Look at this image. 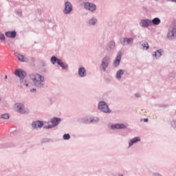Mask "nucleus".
<instances>
[{"instance_id": "nucleus-25", "label": "nucleus", "mask_w": 176, "mask_h": 176, "mask_svg": "<svg viewBox=\"0 0 176 176\" xmlns=\"http://www.w3.org/2000/svg\"><path fill=\"white\" fill-rule=\"evenodd\" d=\"M124 74V69H120L117 72L116 78V79L120 80L122 79V75H123Z\"/></svg>"}, {"instance_id": "nucleus-13", "label": "nucleus", "mask_w": 176, "mask_h": 176, "mask_svg": "<svg viewBox=\"0 0 176 176\" xmlns=\"http://www.w3.org/2000/svg\"><path fill=\"white\" fill-rule=\"evenodd\" d=\"M140 27H142V28H148V27L151 26V22L150 19H142L140 22Z\"/></svg>"}, {"instance_id": "nucleus-32", "label": "nucleus", "mask_w": 176, "mask_h": 176, "mask_svg": "<svg viewBox=\"0 0 176 176\" xmlns=\"http://www.w3.org/2000/svg\"><path fill=\"white\" fill-rule=\"evenodd\" d=\"M42 142H50V139L44 138V139L42 140Z\"/></svg>"}, {"instance_id": "nucleus-42", "label": "nucleus", "mask_w": 176, "mask_h": 176, "mask_svg": "<svg viewBox=\"0 0 176 176\" xmlns=\"http://www.w3.org/2000/svg\"><path fill=\"white\" fill-rule=\"evenodd\" d=\"M118 176H123V175L122 174H119V175Z\"/></svg>"}, {"instance_id": "nucleus-36", "label": "nucleus", "mask_w": 176, "mask_h": 176, "mask_svg": "<svg viewBox=\"0 0 176 176\" xmlns=\"http://www.w3.org/2000/svg\"><path fill=\"white\" fill-rule=\"evenodd\" d=\"M42 65L43 67H46V63L45 61H42Z\"/></svg>"}, {"instance_id": "nucleus-23", "label": "nucleus", "mask_w": 176, "mask_h": 176, "mask_svg": "<svg viewBox=\"0 0 176 176\" xmlns=\"http://www.w3.org/2000/svg\"><path fill=\"white\" fill-rule=\"evenodd\" d=\"M151 25L153 24V25H159V24H160V23H162V21L160 20V18L159 17H155L154 19H153L151 21Z\"/></svg>"}, {"instance_id": "nucleus-38", "label": "nucleus", "mask_w": 176, "mask_h": 176, "mask_svg": "<svg viewBox=\"0 0 176 176\" xmlns=\"http://www.w3.org/2000/svg\"><path fill=\"white\" fill-rule=\"evenodd\" d=\"M38 12L39 14H41V13H42V10L41 9H38Z\"/></svg>"}, {"instance_id": "nucleus-39", "label": "nucleus", "mask_w": 176, "mask_h": 176, "mask_svg": "<svg viewBox=\"0 0 176 176\" xmlns=\"http://www.w3.org/2000/svg\"><path fill=\"white\" fill-rule=\"evenodd\" d=\"M155 176H162V175L159 174V173H156Z\"/></svg>"}, {"instance_id": "nucleus-4", "label": "nucleus", "mask_w": 176, "mask_h": 176, "mask_svg": "<svg viewBox=\"0 0 176 176\" xmlns=\"http://www.w3.org/2000/svg\"><path fill=\"white\" fill-rule=\"evenodd\" d=\"M176 38V25H172L168 28L166 35V39L168 41H174Z\"/></svg>"}, {"instance_id": "nucleus-40", "label": "nucleus", "mask_w": 176, "mask_h": 176, "mask_svg": "<svg viewBox=\"0 0 176 176\" xmlns=\"http://www.w3.org/2000/svg\"><path fill=\"white\" fill-rule=\"evenodd\" d=\"M12 134H14V132H12V133H10V135H12Z\"/></svg>"}, {"instance_id": "nucleus-37", "label": "nucleus", "mask_w": 176, "mask_h": 176, "mask_svg": "<svg viewBox=\"0 0 176 176\" xmlns=\"http://www.w3.org/2000/svg\"><path fill=\"white\" fill-rule=\"evenodd\" d=\"M148 118H144V122L145 123H146V122H148Z\"/></svg>"}, {"instance_id": "nucleus-21", "label": "nucleus", "mask_w": 176, "mask_h": 176, "mask_svg": "<svg viewBox=\"0 0 176 176\" xmlns=\"http://www.w3.org/2000/svg\"><path fill=\"white\" fill-rule=\"evenodd\" d=\"M97 18H96V16H93L88 20V24L89 25H92L93 27H94V25L97 24Z\"/></svg>"}, {"instance_id": "nucleus-2", "label": "nucleus", "mask_w": 176, "mask_h": 176, "mask_svg": "<svg viewBox=\"0 0 176 176\" xmlns=\"http://www.w3.org/2000/svg\"><path fill=\"white\" fill-rule=\"evenodd\" d=\"M14 74L16 76L19 78L21 86H25L26 87H28L30 85V82L28 80L25 79L27 77V73L21 69H18L15 70Z\"/></svg>"}, {"instance_id": "nucleus-8", "label": "nucleus", "mask_w": 176, "mask_h": 176, "mask_svg": "<svg viewBox=\"0 0 176 176\" xmlns=\"http://www.w3.org/2000/svg\"><path fill=\"white\" fill-rule=\"evenodd\" d=\"M82 5L84 6L85 10H89L92 13H94V11L97 10V6H96L94 3L84 2L82 3Z\"/></svg>"}, {"instance_id": "nucleus-15", "label": "nucleus", "mask_w": 176, "mask_h": 176, "mask_svg": "<svg viewBox=\"0 0 176 176\" xmlns=\"http://www.w3.org/2000/svg\"><path fill=\"white\" fill-rule=\"evenodd\" d=\"M32 127L33 129H42L43 127V121L36 120L32 123Z\"/></svg>"}, {"instance_id": "nucleus-18", "label": "nucleus", "mask_w": 176, "mask_h": 176, "mask_svg": "<svg viewBox=\"0 0 176 176\" xmlns=\"http://www.w3.org/2000/svg\"><path fill=\"white\" fill-rule=\"evenodd\" d=\"M140 141H141V138L140 137H135L130 140L129 142V148H131L134 144H137V142H140Z\"/></svg>"}, {"instance_id": "nucleus-29", "label": "nucleus", "mask_w": 176, "mask_h": 176, "mask_svg": "<svg viewBox=\"0 0 176 176\" xmlns=\"http://www.w3.org/2000/svg\"><path fill=\"white\" fill-rule=\"evenodd\" d=\"M171 126L175 130H176V120H174L171 122Z\"/></svg>"}, {"instance_id": "nucleus-16", "label": "nucleus", "mask_w": 176, "mask_h": 176, "mask_svg": "<svg viewBox=\"0 0 176 176\" xmlns=\"http://www.w3.org/2000/svg\"><path fill=\"white\" fill-rule=\"evenodd\" d=\"M5 35L6 36H7V38H11V39H14V38L17 36V32H16V30L8 31L6 32Z\"/></svg>"}, {"instance_id": "nucleus-33", "label": "nucleus", "mask_w": 176, "mask_h": 176, "mask_svg": "<svg viewBox=\"0 0 176 176\" xmlns=\"http://www.w3.org/2000/svg\"><path fill=\"white\" fill-rule=\"evenodd\" d=\"M31 93H36V88H33L30 89Z\"/></svg>"}, {"instance_id": "nucleus-19", "label": "nucleus", "mask_w": 176, "mask_h": 176, "mask_svg": "<svg viewBox=\"0 0 176 176\" xmlns=\"http://www.w3.org/2000/svg\"><path fill=\"white\" fill-rule=\"evenodd\" d=\"M15 56L18 58L19 61H21V63H28V59L20 54L16 53Z\"/></svg>"}, {"instance_id": "nucleus-26", "label": "nucleus", "mask_w": 176, "mask_h": 176, "mask_svg": "<svg viewBox=\"0 0 176 176\" xmlns=\"http://www.w3.org/2000/svg\"><path fill=\"white\" fill-rule=\"evenodd\" d=\"M141 46L143 47L144 50H148L149 49V44L148 42H144L142 44H141Z\"/></svg>"}, {"instance_id": "nucleus-41", "label": "nucleus", "mask_w": 176, "mask_h": 176, "mask_svg": "<svg viewBox=\"0 0 176 176\" xmlns=\"http://www.w3.org/2000/svg\"><path fill=\"white\" fill-rule=\"evenodd\" d=\"M5 79H8V76H5Z\"/></svg>"}, {"instance_id": "nucleus-3", "label": "nucleus", "mask_w": 176, "mask_h": 176, "mask_svg": "<svg viewBox=\"0 0 176 176\" xmlns=\"http://www.w3.org/2000/svg\"><path fill=\"white\" fill-rule=\"evenodd\" d=\"M79 123H82L85 124H91V123H98L100 122V118L98 117H94L92 116H85L82 118L78 120Z\"/></svg>"}, {"instance_id": "nucleus-12", "label": "nucleus", "mask_w": 176, "mask_h": 176, "mask_svg": "<svg viewBox=\"0 0 176 176\" xmlns=\"http://www.w3.org/2000/svg\"><path fill=\"white\" fill-rule=\"evenodd\" d=\"M110 127L111 130H123L124 129H127V126L122 123L112 124Z\"/></svg>"}, {"instance_id": "nucleus-9", "label": "nucleus", "mask_w": 176, "mask_h": 176, "mask_svg": "<svg viewBox=\"0 0 176 176\" xmlns=\"http://www.w3.org/2000/svg\"><path fill=\"white\" fill-rule=\"evenodd\" d=\"M15 109L19 113L24 115V113H28V110L25 109V106L23 103L15 104Z\"/></svg>"}, {"instance_id": "nucleus-20", "label": "nucleus", "mask_w": 176, "mask_h": 176, "mask_svg": "<svg viewBox=\"0 0 176 176\" xmlns=\"http://www.w3.org/2000/svg\"><path fill=\"white\" fill-rule=\"evenodd\" d=\"M61 122V118H53L51 119V123L56 127V126H58L60 123Z\"/></svg>"}, {"instance_id": "nucleus-30", "label": "nucleus", "mask_w": 176, "mask_h": 176, "mask_svg": "<svg viewBox=\"0 0 176 176\" xmlns=\"http://www.w3.org/2000/svg\"><path fill=\"white\" fill-rule=\"evenodd\" d=\"M5 39H6L5 34L0 33V40L3 41V42H5Z\"/></svg>"}, {"instance_id": "nucleus-43", "label": "nucleus", "mask_w": 176, "mask_h": 176, "mask_svg": "<svg viewBox=\"0 0 176 176\" xmlns=\"http://www.w3.org/2000/svg\"><path fill=\"white\" fill-rule=\"evenodd\" d=\"M28 2H30L31 1H32V0H27Z\"/></svg>"}, {"instance_id": "nucleus-5", "label": "nucleus", "mask_w": 176, "mask_h": 176, "mask_svg": "<svg viewBox=\"0 0 176 176\" xmlns=\"http://www.w3.org/2000/svg\"><path fill=\"white\" fill-rule=\"evenodd\" d=\"M111 63V58L109 56H104L102 59V62L100 66V69L102 72H106L107 68L109 67V63Z\"/></svg>"}, {"instance_id": "nucleus-27", "label": "nucleus", "mask_w": 176, "mask_h": 176, "mask_svg": "<svg viewBox=\"0 0 176 176\" xmlns=\"http://www.w3.org/2000/svg\"><path fill=\"white\" fill-rule=\"evenodd\" d=\"M9 118H10L9 113H3L0 115V119H9Z\"/></svg>"}, {"instance_id": "nucleus-6", "label": "nucleus", "mask_w": 176, "mask_h": 176, "mask_svg": "<svg viewBox=\"0 0 176 176\" xmlns=\"http://www.w3.org/2000/svg\"><path fill=\"white\" fill-rule=\"evenodd\" d=\"M50 61L54 65V64H56V63H57L58 65H60L63 69H68V65L63 62L61 59L57 58L56 56H52L50 58Z\"/></svg>"}, {"instance_id": "nucleus-11", "label": "nucleus", "mask_w": 176, "mask_h": 176, "mask_svg": "<svg viewBox=\"0 0 176 176\" xmlns=\"http://www.w3.org/2000/svg\"><path fill=\"white\" fill-rule=\"evenodd\" d=\"M72 10V3H71L69 1H66L65 3V9L63 10V13L65 14H69Z\"/></svg>"}, {"instance_id": "nucleus-22", "label": "nucleus", "mask_w": 176, "mask_h": 176, "mask_svg": "<svg viewBox=\"0 0 176 176\" xmlns=\"http://www.w3.org/2000/svg\"><path fill=\"white\" fill-rule=\"evenodd\" d=\"M116 43L113 41H111L107 47V50H115Z\"/></svg>"}, {"instance_id": "nucleus-17", "label": "nucleus", "mask_w": 176, "mask_h": 176, "mask_svg": "<svg viewBox=\"0 0 176 176\" xmlns=\"http://www.w3.org/2000/svg\"><path fill=\"white\" fill-rule=\"evenodd\" d=\"M87 75V73L86 72V68H85L84 67H81L78 68V76L80 78H85Z\"/></svg>"}, {"instance_id": "nucleus-14", "label": "nucleus", "mask_w": 176, "mask_h": 176, "mask_svg": "<svg viewBox=\"0 0 176 176\" xmlns=\"http://www.w3.org/2000/svg\"><path fill=\"white\" fill-rule=\"evenodd\" d=\"M122 53L121 51L118 52L116 60L113 62V67H115V68H118V66L120 65V60H122Z\"/></svg>"}, {"instance_id": "nucleus-28", "label": "nucleus", "mask_w": 176, "mask_h": 176, "mask_svg": "<svg viewBox=\"0 0 176 176\" xmlns=\"http://www.w3.org/2000/svg\"><path fill=\"white\" fill-rule=\"evenodd\" d=\"M71 138V135L69 133L63 135V140H67Z\"/></svg>"}, {"instance_id": "nucleus-35", "label": "nucleus", "mask_w": 176, "mask_h": 176, "mask_svg": "<svg viewBox=\"0 0 176 176\" xmlns=\"http://www.w3.org/2000/svg\"><path fill=\"white\" fill-rule=\"evenodd\" d=\"M135 96L137 98H140V97H141V94H135Z\"/></svg>"}, {"instance_id": "nucleus-24", "label": "nucleus", "mask_w": 176, "mask_h": 176, "mask_svg": "<svg viewBox=\"0 0 176 176\" xmlns=\"http://www.w3.org/2000/svg\"><path fill=\"white\" fill-rule=\"evenodd\" d=\"M162 53H163V50L162 49L157 50L154 52V54H153V56H155L156 59L160 58V57H162Z\"/></svg>"}, {"instance_id": "nucleus-31", "label": "nucleus", "mask_w": 176, "mask_h": 176, "mask_svg": "<svg viewBox=\"0 0 176 176\" xmlns=\"http://www.w3.org/2000/svg\"><path fill=\"white\" fill-rule=\"evenodd\" d=\"M53 127H56V126L52 124L47 126H44L43 129H53Z\"/></svg>"}, {"instance_id": "nucleus-10", "label": "nucleus", "mask_w": 176, "mask_h": 176, "mask_svg": "<svg viewBox=\"0 0 176 176\" xmlns=\"http://www.w3.org/2000/svg\"><path fill=\"white\" fill-rule=\"evenodd\" d=\"M120 43L122 46H131L133 43H134V38L124 37L122 40H120Z\"/></svg>"}, {"instance_id": "nucleus-1", "label": "nucleus", "mask_w": 176, "mask_h": 176, "mask_svg": "<svg viewBox=\"0 0 176 176\" xmlns=\"http://www.w3.org/2000/svg\"><path fill=\"white\" fill-rule=\"evenodd\" d=\"M29 78L33 82L34 86L36 89H43L45 87V76L39 74H30Z\"/></svg>"}, {"instance_id": "nucleus-34", "label": "nucleus", "mask_w": 176, "mask_h": 176, "mask_svg": "<svg viewBox=\"0 0 176 176\" xmlns=\"http://www.w3.org/2000/svg\"><path fill=\"white\" fill-rule=\"evenodd\" d=\"M16 14L17 16H19L20 17H21V16H23V13H21V12H16Z\"/></svg>"}, {"instance_id": "nucleus-7", "label": "nucleus", "mask_w": 176, "mask_h": 176, "mask_svg": "<svg viewBox=\"0 0 176 176\" xmlns=\"http://www.w3.org/2000/svg\"><path fill=\"white\" fill-rule=\"evenodd\" d=\"M98 108L99 111L101 112H104V113H111L112 111L109 109V106L104 101L99 102L98 104Z\"/></svg>"}, {"instance_id": "nucleus-44", "label": "nucleus", "mask_w": 176, "mask_h": 176, "mask_svg": "<svg viewBox=\"0 0 176 176\" xmlns=\"http://www.w3.org/2000/svg\"><path fill=\"white\" fill-rule=\"evenodd\" d=\"M1 98H0V102H1Z\"/></svg>"}]
</instances>
